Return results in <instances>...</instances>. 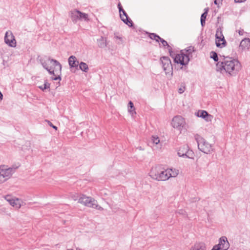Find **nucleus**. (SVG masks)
<instances>
[{
    "instance_id": "obj_1",
    "label": "nucleus",
    "mask_w": 250,
    "mask_h": 250,
    "mask_svg": "<svg viewBox=\"0 0 250 250\" xmlns=\"http://www.w3.org/2000/svg\"><path fill=\"white\" fill-rule=\"evenodd\" d=\"M241 65L238 60L229 56H224L222 62H218L216 64V71L222 72L223 70L231 75L233 71H238Z\"/></svg>"
},
{
    "instance_id": "obj_2",
    "label": "nucleus",
    "mask_w": 250,
    "mask_h": 250,
    "mask_svg": "<svg viewBox=\"0 0 250 250\" xmlns=\"http://www.w3.org/2000/svg\"><path fill=\"white\" fill-rule=\"evenodd\" d=\"M195 51L194 47L189 46L180 51L174 58V62L180 63L182 65H187L188 63L190 58L192 57V53Z\"/></svg>"
},
{
    "instance_id": "obj_3",
    "label": "nucleus",
    "mask_w": 250,
    "mask_h": 250,
    "mask_svg": "<svg viewBox=\"0 0 250 250\" xmlns=\"http://www.w3.org/2000/svg\"><path fill=\"white\" fill-rule=\"evenodd\" d=\"M170 170L164 169L160 166L153 168L151 171V177L157 181H166L169 179L168 172Z\"/></svg>"
},
{
    "instance_id": "obj_4",
    "label": "nucleus",
    "mask_w": 250,
    "mask_h": 250,
    "mask_svg": "<svg viewBox=\"0 0 250 250\" xmlns=\"http://www.w3.org/2000/svg\"><path fill=\"white\" fill-rule=\"evenodd\" d=\"M195 139L197 143L199 149L202 152L208 154L213 150L211 145L199 135L196 134Z\"/></svg>"
},
{
    "instance_id": "obj_5",
    "label": "nucleus",
    "mask_w": 250,
    "mask_h": 250,
    "mask_svg": "<svg viewBox=\"0 0 250 250\" xmlns=\"http://www.w3.org/2000/svg\"><path fill=\"white\" fill-rule=\"evenodd\" d=\"M79 203L85 206L96 208L99 210H103V208L97 204V201L94 198L86 196L83 194L80 196L79 198Z\"/></svg>"
},
{
    "instance_id": "obj_6",
    "label": "nucleus",
    "mask_w": 250,
    "mask_h": 250,
    "mask_svg": "<svg viewBox=\"0 0 250 250\" xmlns=\"http://www.w3.org/2000/svg\"><path fill=\"white\" fill-rule=\"evenodd\" d=\"M17 167L7 168L5 166H0V183L8 179L15 171Z\"/></svg>"
},
{
    "instance_id": "obj_7",
    "label": "nucleus",
    "mask_w": 250,
    "mask_h": 250,
    "mask_svg": "<svg viewBox=\"0 0 250 250\" xmlns=\"http://www.w3.org/2000/svg\"><path fill=\"white\" fill-rule=\"evenodd\" d=\"M160 61L162 64L164 71L166 74H172L173 67L170 59L168 57L163 56L161 58Z\"/></svg>"
},
{
    "instance_id": "obj_8",
    "label": "nucleus",
    "mask_w": 250,
    "mask_h": 250,
    "mask_svg": "<svg viewBox=\"0 0 250 250\" xmlns=\"http://www.w3.org/2000/svg\"><path fill=\"white\" fill-rule=\"evenodd\" d=\"M229 243L226 236H222L219 240V243L214 245L211 250H228Z\"/></svg>"
},
{
    "instance_id": "obj_9",
    "label": "nucleus",
    "mask_w": 250,
    "mask_h": 250,
    "mask_svg": "<svg viewBox=\"0 0 250 250\" xmlns=\"http://www.w3.org/2000/svg\"><path fill=\"white\" fill-rule=\"evenodd\" d=\"M179 157H186L188 158H193V152L191 150H189L188 146L185 145L180 147L177 153Z\"/></svg>"
},
{
    "instance_id": "obj_10",
    "label": "nucleus",
    "mask_w": 250,
    "mask_h": 250,
    "mask_svg": "<svg viewBox=\"0 0 250 250\" xmlns=\"http://www.w3.org/2000/svg\"><path fill=\"white\" fill-rule=\"evenodd\" d=\"M171 124L174 128L181 130L185 127L186 123L184 118L182 117L176 116L173 118Z\"/></svg>"
},
{
    "instance_id": "obj_11",
    "label": "nucleus",
    "mask_w": 250,
    "mask_h": 250,
    "mask_svg": "<svg viewBox=\"0 0 250 250\" xmlns=\"http://www.w3.org/2000/svg\"><path fill=\"white\" fill-rule=\"evenodd\" d=\"M4 42L6 44L12 47L16 46V41L15 37L11 31H7L4 37Z\"/></svg>"
},
{
    "instance_id": "obj_12",
    "label": "nucleus",
    "mask_w": 250,
    "mask_h": 250,
    "mask_svg": "<svg viewBox=\"0 0 250 250\" xmlns=\"http://www.w3.org/2000/svg\"><path fill=\"white\" fill-rule=\"evenodd\" d=\"M48 60L50 61L51 62H53V66L56 68L55 70H52L51 68H49L47 71L49 72L50 75H53L54 76H56L55 72L57 73L58 70L59 73H61L62 70V65L61 63L56 60L49 58Z\"/></svg>"
},
{
    "instance_id": "obj_13",
    "label": "nucleus",
    "mask_w": 250,
    "mask_h": 250,
    "mask_svg": "<svg viewBox=\"0 0 250 250\" xmlns=\"http://www.w3.org/2000/svg\"><path fill=\"white\" fill-rule=\"evenodd\" d=\"M120 17L122 21L126 25L129 27H132L133 25V23L132 20L128 17L126 12L123 10L121 13H120Z\"/></svg>"
},
{
    "instance_id": "obj_14",
    "label": "nucleus",
    "mask_w": 250,
    "mask_h": 250,
    "mask_svg": "<svg viewBox=\"0 0 250 250\" xmlns=\"http://www.w3.org/2000/svg\"><path fill=\"white\" fill-rule=\"evenodd\" d=\"M5 199L9 203V204L13 207L19 208L21 207L20 200L18 199H12L9 195H7L5 197Z\"/></svg>"
},
{
    "instance_id": "obj_15",
    "label": "nucleus",
    "mask_w": 250,
    "mask_h": 250,
    "mask_svg": "<svg viewBox=\"0 0 250 250\" xmlns=\"http://www.w3.org/2000/svg\"><path fill=\"white\" fill-rule=\"evenodd\" d=\"M197 115L199 117L204 119L207 122H211L213 119V116L205 110H199Z\"/></svg>"
},
{
    "instance_id": "obj_16",
    "label": "nucleus",
    "mask_w": 250,
    "mask_h": 250,
    "mask_svg": "<svg viewBox=\"0 0 250 250\" xmlns=\"http://www.w3.org/2000/svg\"><path fill=\"white\" fill-rule=\"evenodd\" d=\"M68 63L70 68H75L78 69L79 61L74 56H71L68 58Z\"/></svg>"
},
{
    "instance_id": "obj_17",
    "label": "nucleus",
    "mask_w": 250,
    "mask_h": 250,
    "mask_svg": "<svg viewBox=\"0 0 250 250\" xmlns=\"http://www.w3.org/2000/svg\"><path fill=\"white\" fill-rule=\"evenodd\" d=\"M79 14L80 11L76 9L71 11L69 13L72 21L74 23L77 22L78 20H79Z\"/></svg>"
},
{
    "instance_id": "obj_18",
    "label": "nucleus",
    "mask_w": 250,
    "mask_h": 250,
    "mask_svg": "<svg viewBox=\"0 0 250 250\" xmlns=\"http://www.w3.org/2000/svg\"><path fill=\"white\" fill-rule=\"evenodd\" d=\"M216 45L218 47L222 48L226 46L227 42L224 37L216 39L215 41Z\"/></svg>"
},
{
    "instance_id": "obj_19",
    "label": "nucleus",
    "mask_w": 250,
    "mask_h": 250,
    "mask_svg": "<svg viewBox=\"0 0 250 250\" xmlns=\"http://www.w3.org/2000/svg\"><path fill=\"white\" fill-rule=\"evenodd\" d=\"M98 46L100 48H104L107 46L106 39L102 36L97 40Z\"/></svg>"
},
{
    "instance_id": "obj_20",
    "label": "nucleus",
    "mask_w": 250,
    "mask_h": 250,
    "mask_svg": "<svg viewBox=\"0 0 250 250\" xmlns=\"http://www.w3.org/2000/svg\"><path fill=\"white\" fill-rule=\"evenodd\" d=\"M240 46L243 48H249L250 46V39L249 38L244 39L241 42Z\"/></svg>"
},
{
    "instance_id": "obj_21",
    "label": "nucleus",
    "mask_w": 250,
    "mask_h": 250,
    "mask_svg": "<svg viewBox=\"0 0 250 250\" xmlns=\"http://www.w3.org/2000/svg\"><path fill=\"white\" fill-rule=\"evenodd\" d=\"M191 250H206V246L203 243H197L194 245Z\"/></svg>"
},
{
    "instance_id": "obj_22",
    "label": "nucleus",
    "mask_w": 250,
    "mask_h": 250,
    "mask_svg": "<svg viewBox=\"0 0 250 250\" xmlns=\"http://www.w3.org/2000/svg\"><path fill=\"white\" fill-rule=\"evenodd\" d=\"M191 250H206V246L203 243H197L194 245Z\"/></svg>"
},
{
    "instance_id": "obj_23",
    "label": "nucleus",
    "mask_w": 250,
    "mask_h": 250,
    "mask_svg": "<svg viewBox=\"0 0 250 250\" xmlns=\"http://www.w3.org/2000/svg\"><path fill=\"white\" fill-rule=\"evenodd\" d=\"M159 42H162L164 47L167 46L169 54L170 55H171V53H172V48L168 44L167 42L161 38V39H160Z\"/></svg>"
},
{
    "instance_id": "obj_24",
    "label": "nucleus",
    "mask_w": 250,
    "mask_h": 250,
    "mask_svg": "<svg viewBox=\"0 0 250 250\" xmlns=\"http://www.w3.org/2000/svg\"><path fill=\"white\" fill-rule=\"evenodd\" d=\"M128 112L132 115L136 114L135 108L134 106L133 103L131 101H129L128 104Z\"/></svg>"
},
{
    "instance_id": "obj_25",
    "label": "nucleus",
    "mask_w": 250,
    "mask_h": 250,
    "mask_svg": "<svg viewBox=\"0 0 250 250\" xmlns=\"http://www.w3.org/2000/svg\"><path fill=\"white\" fill-rule=\"evenodd\" d=\"M80 69L82 71L87 72L89 69L88 65L83 62H81L80 64H78Z\"/></svg>"
},
{
    "instance_id": "obj_26",
    "label": "nucleus",
    "mask_w": 250,
    "mask_h": 250,
    "mask_svg": "<svg viewBox=\"0 0 250 250\" xmlns=\"http://www.w3.org/2000/svg\"><path fill=\"white\" fill-rule=\"evenodd\" d=\"M79 20H83L84 21H89L88 15L87 14L82 13L80 11L79 14Z\"/></svg>"
},
{
    "instance_id": "obj_27",
    "label": "nucleus",
    "mask_w": 250,
    "mask_h": 250,
    "mask_svg": "<svg viewBox=\"0 0 250 250\" xmlns=\"http://www.w3.org/2000/svg\"><path fill=\"white\" fill-rule=\"evenodd\" d=\"M207 12H204L201 16V24L202 27H204L205 25L206 19L207 16Z\"/></svg>"
},
{
    "instance_id": "obj_28",
    "label": "nucleus",
    "mask_w": 250,
    "mask_h": 250,
    "mask_svg": "<svg viewBox=\"0 0 250 250\" xmlns=\"http://www.w3.org/2000/svg\"><path fill=\"white\" fill-rule=\"evenodd\" d=\"M149 37L157 42H159L160 39H161V37L155 33H149Z\"/></svg>"
},
{
    "instance_id": "obj_29",
    "label": "nucleus",
    "mask_w": 250,
    "mask_h": 250,
    "mask_svg": "<svg viewBox=\"0 0 250 250\" xmlns=\"http://www.w3.org/2000/svg\"><path fill=\"white\" fill-rule=\"evenodd\" d=\"M167 170H170L171 171L168 172V177L169 178L170 177H176L178 174V170H176L175 169H167Z\"/></svg>"
},
{
    "instance_id": "obj_30",
    "label": "nucleus",
    "mask_w": 250,
    "mask_h": 250,
    "mask_svg": "<svg viewBox=\"0 0 250 250\" xmlns=\"http://www.w3.org/2000/svg\"><path fill=\"white\" fill-rule=\"evenodd\" d=\"M215 37L216 39L222 38L223 37H224L222 33V28L221 27H219L217 29L215 34Z\"/></svg>"
},
{
    "instance_id": "obj_31",
    "label": "nucleus",
    "mask_w": 250,
    "mask_h": 250,
    "mask_svg": "<svg viewBox=\"0 0 250 250\" xmlns=\"http://www.w3.org/2000/svg\"><path fill=\"white\" fill-rule=\"evenodd\" d=\"M210 58L212 59L215 62L218 61V57L217 53L214 51H211L210 52Z\"/></svg>"
},
{
    "instance_id": "obj_32",
    "label": "nucleus",
    "mask_w": 250,
    "mask_h": 250,
    "mask_svg": "<svg viewBox=\"0 0 250 250\" xmlns=\"http://www.w3.org/2000/svg\"><path fill=\"white\" fill-rule=\"evenodd\" d=\"M151 141L152 143L155 145H157L160 142V140L158 137L152 136L151 137Z\"/></svg>"
},
{
    "instance_id": "obj_33",
    "label": "nucleus",
    "mask_w": 250,
    "mask_h": 250,
    "mask_svg": "<svg viewBox=\"0 0 250 250\" xmlns=\"http://www.w3.org/2000/svg\"><path fill=\"white\" fill-rule=\"evenodd\" d=\"M43 87H44V89H49V90H50V83H49L47 82V80H45L44 81V83L43 84Z\"/></svg>"
},
{
    "instance_id": "obj_34",
    "label": "nucleus",
    "mask_w": 250,
    "mask_h": 250,
    "mask_svg": "<svg viewBox=\"0 0 250 250\" xmlns=\"http://www.w3.org/2000/svg\"><path fill=\"white\" fill-rule=\"evenodd\" d=\"M80 197L78 194H75L71 195V198L75 201L78 200Z\"/></svg>"
},
{
    "instance_id": "obj_35",
    "label": "nucleus",
    "mask_w": 250,
    "mask_h": 250,
    "mask_svg": "<svg viewBox=\"0 0 250 250\" xmlns=\"http://www.w3.org/2000/svg\"><path fill=\"white\" fill-rule=\"evenodd\" d=\"M42 64L43 67L46 70H48L49 68L47 65V63L46 62H42Z\"/></svg>"
},
{
    "instance_id": "obj_36",
    "label": "nucleus",
    "mask_w": 250,
    "mask_h": 250,
    "mask_svg": "<svg viewBox=\"0 0 250 250\" xmlns=\"http://www.w3.org/2000/svg\"><path fill=\"white\" fill-rule=\"evenodd\" d=\"M57 76H55V77L51 78L52 80L57 81L58 80H61V77L60 75L58 74V73H57Z\"/></svg>"
},
{
    "instance_id": "obj_37",
    "label": "nucleus",
    "mask_w": 250,
    "mask_h": 250,
    "mask_svg": "<svg viewBox=\"0 0 250 250\" xmlns=\"http://www.w3.org/2000/svg\"><path fill=\"white\" fill-rule=\"evenodd\" d=\"M118 8L119 9V12L120 13H121V11L124 10V9L123 8V7L121 4L120 2H119L118 4Z\"/></svg>"
},
{
    "instance_id": "obj_38",
    "label": "nucleus",
    "mask_w": 250,
    "mask_h": 250,
    "mask_svg": "<svg viewBox=\"0 0 250 250\" xmlns=\"http://www.w3.org/2000/svg\"><path fill=\"white\" fill-rule=\"evenodd\" d=\"M177 213L182 214V215H186V211L183 209H180L177 211Z\"/></svg>"
},
{
    "instance_id": "obj_39",
    "label": "nucleus",
    "mask_w": 250,
    "mask_h": 250,
    "mask_svg": "<svg viewBox=\"0 0 250 250\" xmlns=\"http://www.w3.org/2000/svg\"><path fill=\"white\" fill-rule=\"evenodd\" d=\"M222 0H214V3L215 5H217L218 7L219 6V3H221Z\"/></svg>"
},
{
    "instance_id": "obj_40",
    "label": "nucleus",
    "mask_w": 250,
    "mask_h": 250,
    "mask_svg": "<svg viewBox=\"0 0 250 250\" xmlns=\"http://www.w3.org/2000/svg\"><path fill=\"white\" fill-rule=\"evenodd\" d=\"M185 90V87H180L178 89V92H179V93L180 94H182V93H183L184 92Z\"/></svg>"
},
{
    "instance_id": "obj_41",
    "label": "nucleus",
    "mask_w": 250,
    "mask_h": 250,
    "mask_svg": "<svg viewBox=\"0 0 250 250\" xmlns=\"http://www.w3.org/2000/svg\"><path fill=\"white\" fill-rule=\"evenodd\" d=\"M48 124H49V125L50 126L52 127H53V128H54L55 130H57V126H55V125H54L52 124V123H51L50 121H48Z\"/></svg>"
},
{
    "instance_id": "obj_42",
    "label": "nucleus",
    "mask_w": 250,
    "mask_h": 250,
    "mask_svg": "<svg viewBox=\"0 0 250 250\" xmlns=\"http://www.w3.org/2000/svg\"><path fill=\"white\" fill-rule=\"evenodd\" d=\"M39 88L41 89L43 91H44L45 90V89H44V87H43V85H41V86H39Z\"/></svg>"
},
{
    "instance_id": "obj_43",
    "label": "nucleus",
    "mask_w": 250,
    "mask_h": 250,
    "mask_svg": "<svg viewBox=\"0 0 250 250\" xmlns=\"http://www.w3.org/2000/svg\"><path fill=\"white\" fill-rule=\"evenodd\" d=\"M242 1V0H234V2L236 3L241 2Z\"/></svg>"
},
{
    "instance_id": "obj_44",
    "label": "nucleus",
    "mask_w": 250,
    "mask_h": 250,
    "mask_svg": "<svg viewBox=\"0 0 250 250\" xmlns=\"http://www.w3.org/2000/svg\"><path fill=\"white\" fill-rule=\"evenodd\" d=\"M208 8H205L204 9V12H207V14H208Z\"/></svg>"
},
{
    "instance_id": "obj_45",
    "label": "nucleus",
    "mask_w": 250,
    "mask_h": 250,
    "mask_svg": "<svg viewBox=\"0 0 250 250\" xmlns=\"http://www.w3.org/2000/svg\"><path fill=\"white\" fill-rule=\"evenodd\" d=\"M170 56H171L172 58H173L174 59V58L175 57V56H174V55H173V52L171 53V55H170Z\"/></svg>"
},
{
    "instance_id": "obj_46",
    "label": "nucleus",
    "mask_w": 250,
    "mask_h": 250,
    "mask_svg": "<svg viewBox=\"0 0 250 250\" xmlns=\"http://www.w3.org/2000/svg\"><path fill=\"white\" fill-rule=\"evenodd\" d=\"M117 39H121V38L119 37L118 36H116L115 37Z\"/></svg>"
}]
</instances>
